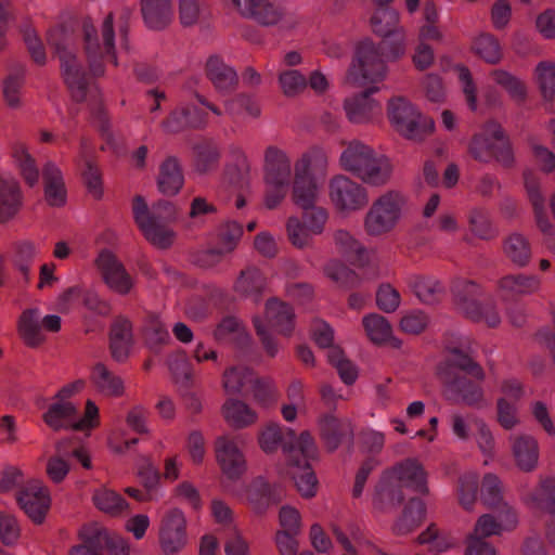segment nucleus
<instances>
[{"mask_svg": "<svg viewBox=\"0 0 555 555\" xmlns=\"http://www.w3.org/2000/svg\"><path fill=\"white\" fill-rule=\"evenodd\" d=\"M133 335L132 325L125 318H117L109 331V350L113 359L117 362H124L132 348Z\"/></svg>", "mask_w": 555, "mask_h": 555, "instance_id": "30", "label": "nucleus"}, {"mask_svg": "<svg viewBox=\"0 0 555 555\" xmlns=\"http://www.w3.org/2000/svg\"><path fill=\"white\" fill-rule=\"evenodd\" d=\"M512 453L517 466L524 472L535 468L539 460V444L534 437L527 434L511 435Z\"/></svg>", "mask_w": 555, "mask_h": 555, "instance_id": "29", "label": "nucleus"}, {"mask_svg": "<svg viewBox=\"0 0 555 555\" xmlns=\"http://www.w3.org/2000/svg\"><path fill=\"white\" fill-rule=\"evenodd\" d=\"M67 440H61L56 443L57 455L51 456L47 463V474L55 482H61L69 472V464L64 456L69 455L66 449Z\"/></svg>", "mask_w": 555, "mask_h": 555, "instance_id": "57", "label": "nucleus"}, {"mask_svg": "<svg viewBox=\"0 0 555 555\" xmlns=\"http://www.w3.org/2000/svg\"><path fill=\"white\" fill-rule=\"evenodd\" d=\"M366 335L375 344L386 343L392 334L389 322L379 314L372 313L363 319Z\"/></svg>", "mask_w": 555, "mask_h": 555, "instance_id": "58", "label": "nucleus"}, {"mask_svg": "<svg viewBox=\"0 0 555 555\" xmlns=\"http://www.w3.org/2000/svg\"><path fill=\"white\" fill-rule=\"evenodd\" d=\"M516 524V512L508 505L499 511L498 519L490 514L482 515L475 526L474 533L467 539L465 555H495L493 546L483 539L500 534L503 530H511Z\"/></svg>", "mask_w": 555, "mask_h": 555, "instance_id": "13", "label": "nucleus"}, {"mask_svg": "<svg viewBox=\"0 0 555 555\" xmlns=\"http://www.w3.org/2000/svg\"><path fill=\"white\" fill-rule=\"evenodd\" d=\"M403 196L395 191L380 195L373 202L364 218V230L370 236L390 232L401 217Z\"/></svg>", "mask_w": 555, "mask_h": 555, "instance_id": "14", "label": "nucleus"}, {"mask_svg": "<svg viewBox=\"0 0 555 555\" xmlns=\"http://www.w3.org/2000/svg\"><path fill=\"white\" fill-rule=\"evenodd\" d=\"M37 253V246L33 242L23 241L15 244L13 262L25 282L30 281L31 264Z\"/></svg>", "mask_w": 555, "mask_h": 555, "instance_id": "54", "label": "nucleus"}, {"mask_svg": "<svg viewBox=\"0 0 555 555\" xmlns=\"http://www.w3.org/2000/svg\"><path fill=\"white\" fill-rule=\"evenodd\" d=\"M469 155L480 163L495 159L501 166L509 168L514 164V154L503 129L491 122L481 133L473 137L468 145Z\"/></svg>", "mask_w": 555, "mask_h": 555, "instance_id": "10", "label": "nucleus"}, {"mask_svg": "<svg viewBox=\"0 0 555 555\" xmlns=\"http://www.w3.org/2000/svg\"><path fill=\"white\" fill-rule=\"evenodd\" d=\"M425 516V504L418 498H412L404 506L402 514L396 520L392 530L398 535H404L414 530Z\"/></svg>", "mask_w": 555, "mask_h": 555, "instance_id": "45", "label": "nucleus"}, {"mask_svg": "<svg viewBox=\"0 0 555 555\" xmlns=\"http://www.w3.org/2000/svg\"><path fill=\"white\" fill-rule=\"evenodd\" d=\"M335 243L346 259L353 266L364 268L371 264V254L349 232L338 230L335 233Z\"/></svg>", "mask_w": 555, "mask_h": 555, "instance_id": "34", "label": "nucleus"}, {"mask_svg": "<svg viewBox=\"0 0 555 555\" xmlns=\"http://www.w3.org/2000/svg\"><path fill=\"white\" fill-rule=\"evenodd\" d=\"M402 488L395 480V477L385 472L375 487L374 505L379 509L393 507L403 501Z\"/></svg>", "mask_w": 555, "mask_h": 555, "instance_id": "36", "label": "nucleus"}, {"mask_svg": "<svg viewBox=\"0 0 555 555\" xmlns=\"http://www.w3.org/2000/svg\"><path fill=\"white\" fill-rule=\"evenodd\" d=\"M134 220L152 244L166 248L172 242L173 233L168 223L176 219L177 211L169 201H159L149 209L141 196H135L132 203Z\"/></svg>", "mask_w": 555, "mask_h": 555, "instance_id": "6", "label": "nucleus"}, {"mask_svg": "<svg viewBox=\"0 0 555 555\" xmlns=\"http://www.w3.org/2000/svg\"><path fill=\"white\" fill-rule=\"evenodd\" d=\"M279 82L283 93L286 96H294L302 92L308 80L305 75L299 73L297 69L282 70L279 75Z\"/></svg>", "mask_w": 555, "mask_h": 555, "instance_id": "62", "label": "nucleus"}, {"mask_svg": "<svg viewBox=\"0 0 555 555\" xmlns=\"http://www.w3.org/2000/svg\"><path fill=\"white\" fill-rule=\"evenodd\" d=\"M330 197L335 208L346 214L360 210L369 203L366 189L341 175L331 180Z\"/></svg>", "mask_w": 555, "mask_h": 555, "instance_id": "17", "label": "nucleus"}, {"mask_svg": "<svg viewBox=\"0 0 555 555\" xmlns=\"http://www.w3.org/2000/svg\"><path fill=\"white\" fill-rule=\"evenodd\" d=\"M535 73L543 98L553 100L555 98V63L541 62Z\"/></svg>", "mask_w": 555, "mask_h": 555, "instance_id": "64", "label": "nucleus"}, {"mask_svg": "<svg viewBox=\"0 0 555 555\" xmlns=\"http://www.w3.org/2000/svg\"><path fill=\"white\" fill-rule=\"evenodd\" d=\"M21 205L20 186L16 180L0 176V221L12 218Z\"/></svg>", "mask_w": 555, "mask_h": 555, "instance_id": "43", "label": "nucleus"}, {"mask_svg": "<svg viewBox=\"0 0 555 555\" xmlns=\"http://www.w3.org/2000/svg\"><path fill=\"white\" fill-rule=\"evenodd\" d=\"M223 414L228 423L236 428H243L256 421V413L243 401L229 399L223 405Z\"/></svg>", "mask_w": 555, "mask_h": 555, "instance_id": "51", "label": "nucleus"}, {"mask_svg": "<svg viewBox=\"0 0 555 555\" xmlns=\"http://www.w3.org/2000/svg\"><path fill=\"white\" fill-rule=\"evenodd\" d=\"M90 379L96 390L102 395L119 397L124 393L125 386L121 377L116 375L103 363H96L92 367Z\"/></svg>", "mask_w": 555, "mask_h": 555, "instance_id": "40", "label": "nucleus"}, {"mask_svg": "<svg viewBox=\"0 0 555 555\" xmlns=\"http://www.w3.org/2000/svg\"><path fill=\"white\" fill-rule=\"evenodd\" d=\"M401 488H408L418 493H427L426 473L415 459H406L388 470Z\"/></svg>", "mask_w": 555, "mask_h": 555, "instance_id": "27", "label": "nucleus"}, {"mask_svg": "<svg viewBox=\"0 0 555 555\" xmlns=\"http://www.w3.org/2000/svg\"><path fill=\"white\" fill-rule=\"evenodd\" d=\"M17 502L34 521L41 522L50 506L48 488L39 480H30L18 492Z\"/></svg>", "mask_w": 555, "mask_h": 555, "instance_id": "21", "label": "nucleus"}, {"mask_svg": "<svg viewBox=\"0 0 555 555\" xmlns=\"http://www.w3.org/2000/svg\"><path fill=\"white\" fill-rule=\"evenodd\" d=\"M398 13L391 8H376L372 17L373 31L384 39L374 44L370 39L361 41L349 69V79L359 86L377 83L387 73L386 63L403 54L404 48L396 34Z\"/></svg>", "mask_w": 555, "mask_h": 555, "instance_id": "1", "label": "nucleus"}, {"mask_svg": "<svg viewBox=\"0 0 555 555\" xmlns=\"http://www.w3.org/2000/svg\"><path fill=\"white\" fill-rule=\"evenodd\" d=\"M82 35L89 70L93 77L104 75L105 63L118 66V53L129 50L128 26L126 23L119 25L117 38L112 13L104 18L100 34L91 22L85 21Z\"/></svg>", "mask_w": 555, "mask_h": 555, "instance_id": "4", "label": "nucleus"}, {"mask_svg": "<svg viewBox=\"0 0 555 555\" xmlns=\"http://www.w3.org/2000/svg\"><path fill=\"white\" fill-rule=\"evenodd\" d=\"M194 168L198 173H207L217 168L220 153L211 139H202L193 145Z\"/></svg>", "mask_w": 555, "mask_h": 555, "instance_id": "46", "label": "nucleus"}, {"mask_svg": "<svg viewBox=\"0 0 555 555\" xmlns=\"http://www.w3.org/2000/svg\"><path fill=\"white\" fill-rule=\"evenodd\" d=\"M143 332L150 348H158L170 340V334L156 313H147L144 319Z\"/></svg>", "mask_w": 555, "mask_h": 555, "instance_id": "53", "label": "nucleus"}, {"mask_svg": "<svg viewBox=\"0 0 555 555\" xmlns=\"http://www.w3.org/2000/svg\"><path fill=\"white\" fill-rule=\"evenodd\" d=\"M284 491L280 485L270 483L263 477H257L248 490V501L255 513L262 515L267 509L281 502Z\"/></svg>", "mask_w": 555, "mask_h": 555, "instance_id": "26", "label": "nucleus"}, {"mask_svg": "<svg viewBox=\"0 0 555 555\" xmlns=\"http://www.w3.org/2000/svg\"><path fill=\"white\" fill-rule=\"evenodd\" d=\"M186 519L179 508H171L162 518L159 544L165 554H176L186 544Z\"/></svg>", "mask_w": 555, "mask_h": 555, "instance_id": "18", "label": "nucleus"}, {"mask_svg": "<svg viewBox=\"0 0 555 555\" xmlns=\"http://www.w3.org/2000/svg\"><path fill=\"white\" fill-rule=\"evenodd\" d=\"M141 11L149 28L163 29L172 17L171 0H141Z\"/></svg>", "mask_w": 555, "mask_h": 555, "instance_id": "41", "label": "nucleus"}, {"mask_svg": "<svg viewBox=\"0 0 555 555\" xmlns=\"http://www.w3.org/2000/svg\"><path fill=\"white\" fill-rule=\"evenodd\" d=\"M216 456L222 473L232 480L238 479L246 469V460L238 439L222 436L216 441Z\"/></svg>", "mask_w": 555, "mask_h": 555, "instance_id": "20", "label": "nucleus"}, {"mask_svg": "<svg viewBox=\"0 0 555 555\" xmlns=\"http://www.w3.org/2000/svg\"><path fill=\"white\" fill-rule=\"evenodd\" d=\"M215 338L219 341L236 340L238 347L244 352L250 341L249 336L241 326L240 321L234 317H227L222 319L215 331Z\"/></svg>", "mask_w": 555, "mask_h": 555, "instance_id": "50", "label": "nucleus"}, {"mask_svg": "<svg viewBox=\"0 0 555 555\" xmlns=\"http://www.w3.org/2000/svg\"><path fill=\"white\" fill-rule=\"evenodd\" d=\"M255 374L247 367H231L223 374V387L229 393L248 391Z\"/></svg>", "mask_w": 555, "mask_h": 555, "instance_id": "55", "label": "nucleus"}, {"mask_svg": "<svg viewBox=\"0 0 555 555\" xmlns=\"http://www.w3.org/2000/svg\"><path fill=\"white\" fill-rule=\"evenodd\" d=\"M266 276L256 267L243 270L235 282L236 293L257 301L266 287Z\"/></svg>", "mask_w": 555, "mask_h": 555, "instance_id": "47", "label": "nucleus"}, {"mask_svg": "<svg viewBox=\"0 0 555 555\" xmlns=\"http://www.w3.org/2000/svg\"><path fill=\"white\" fill-rule=\"evenodd\" d=\"M206 74L215 89L222 94L232 92L238 82L236 72L218 55L207 60Z\"/></svg>", "mask_w": 555, "mask_h": 555, "instance_id": "32", "label": "nucleus"}, {"mask_svg": "<svg viewBox=\"0 0 555 555\" xmlns=\"http://www.w3.org/2000/svg\"><path fill=\"white\" fill-rule=\"evenodd\" d=\"M24 82L25 67L23 65L11 66L2 83L3 98L8 106L16 108L21 105Z\"/></svg>", "mask_w": 555, "mask_h": 555, "instance_id": "48", "label": "nucleus"}, {"mask_svg": "<svg viewBox=\"0 0 555 555\" xmlns=\"http://www.w3.org/2000/svg\"><path fill=\"white\" fill-rule=\"evenodd\" d=\"M321 436L328 450H336L345 440H351L353 430L351 423L344 418H337L333 415H325L320 421Z\"/></svg>", "mask_w": 555, "mask_h": 555, "instance_id": "33", "label": "nucleus"}, {"mask_svg": "<svg viewBox=\"0 0 555 555\" xmlns=\"http://www.w3.org/2000/svg\"><path fill=\"white\" fill-rule=\"evenodd\" d=\"M44 192L47 201L52 206H61L65 203L66 191L60 168L52 162H47L43 171Z\"/></svg>", "mask_w": 555, "mask_h": 555, "instance_id": "42", "label": "nucleus"}, {"mask_svg": "<svg viewBox=\"0 0 555 555\" xmlns=\"http://www.w3.org/2000/svg\"><path fill=\"white\" fill-rule=\"evenodd\" d=\"M93 503L102 512L112 516H118L128 508L126 500L115 491L100 488L93 493Z\"/></svg>", "mask_w": 555, "mask_h": 555, "instance_id": "52", "label": "nucleus"}, {"mask_svg": "<svg viewBox=\"0 0 555 555\" xmlns=\"http://www.w3.org/2000/svg\"><path fill=\"white\" fill-rule=\"evenodd\" d=\"M456 310L474 322H485L490 327L500 324L501 318L491 298L473 281L456 279L451 286Z\"/></svg>", "mask_w": 555, "mask_h": 555, "instance_id": "8", "label": "nucleus"}, {"mask_svg": "<svg viewBox=\"0 0 555 555\" xmlns=\"http://www.w3.org/2000/svg\"><path fill=\"white\" fill-rule=\"evenodd\" d=\"M478 475L476 473H466L459 478V500L461 505L469 509L477 499Z\"/></svg>", "mask_w": 555, "mask_h": 555, "instance_id": "61", "label": "nucleus"}, {"mask_svg": "<svg viewBox=\"0 0 555 555\" xmlns=\"http://www.w3.org/2000/svg\"><path fill=\"white\" fill-rule=\"evenodd\" d=\"M470 231L481 240H490L494 236L489 214L481 208H474L468 217Z\"/></svg>", "mask_w": 555, "mask_h": 555, "instance_id": "63", "label": "nucleus"}, {"mask_svg": "<svg viewBox=\"0 0 555 555\" xmlns=\"http://www.w3.org/2000/svg\"><path fill=\"white\" fill-rule=\"evenodd\" d=\"M241 13L266 26L280 24L282 28H291L294 25L293 18L286 15L283 8L269 0H251Z\"/></svg>", "mask_w": 555, "mask_h": 555, "instance_id": "24", "label": "nucleus"}, {"mask_svg": "<svg viewBox=\"0 0 555 555\" xmlns=\"http://www.w3.org/2000/svg\"><path fill=\"white\" fill-rule=\"evenodd\" d=\"M243 235V227L236 221H225L218 229V244L225 253L231 254Z\"/></svg>", "mask_w": 555, "mask_h": 555, "instance_id": "60", "label": "nucleus"}, {"mask_svg": "<svg viewBox=\"0 0 555 555\" xmlns=\"http://www.w3.org/2000/svg\"><path fill=\"white\" fill-rule=\"evenodd\" d=\"M207 121L208 113L197 100V103H190L172 111L162 122V127L166 132L177 133L185 127L202 129L206 127Z\"/></svg>", "mask_w": 555, "mask_h": 555, "instance_id": "22", "label": "nucleus"}, {"mask_svg": "<svg viewBox=\"0 0 555 555\" xmlns=\"http://www.w3.org/2000/svg\"><path fill=\"white\" fill-rule=\"evenodd\" d=\"M81 544L72 548L69 555H105V528L98 524H90L80 530Z\"/></svg>", "mask_w": 555, "mask_h": 555, "instance_id": "38", "label": "nucleus"}, {"mask_svg": "<svg viewBox=\"0 0 555 555\" xmlns=\"http://www.w3.org/2000/svg\"><path fill=\"white\" fill-rule=\"evenodd\" d=\"M475 53L489 64H496L502 59V48L498 39L490 34H482L474 41Z\"/></svg>", "mask_w": 555, "mask_h": 555, "instance_id": "56", "label": "nucleus"}, {"mask_svg": "<svg viewBox=\"0 0 555 555\" xmlns=\"http://www.w3.org/2000/svg\"><path fill=\"white\" fill-rule=\"evenodd\" d=\"M96 266L104 282L115 292L127 294L132 287V279L122 263L109 250H102L96 258Z\"/></svg>", "mask_w": 555, "mask_h": 555, "instance_id": "23", "label": "nucleus"}, {"mask_svg": "<svg viewBox=\"0 0 555 555\" xmlns=\"http://www.w3.org/2000/svg\"><path fill=\"white\" fill-rule=\"evenodd\" d=\"M12 157L20 168L21 175L29 186H34L39 181V170L35 158L29 154L27 147L22 142L12 145Z\"/></svg>", "mask_w": 555, "mask_h": 555, "instance_id": "49", "label": "nucleus"}, {"mask_svg": "<svg viewBox=\"0 0 555 555\" xmlns=\"http://www.w3.org/2000/svg\"><path fill=\"white\" fill-rule=\"evenodd\" d=\"M317 197L318 184L311 172V159L304 155L295 164L293 199L304 210L301 222L314 235L323 231L327 220L326 210L315 206Z\"/></svg>", "mask_w": 555, "mask_h": 555, "instance_id": "5", "label": "nucleus"}, {"mask_svg": "<svg viewBox=\"0 0 555 555\" xmlns=\"http://www.w3.org/2000/svg\"><path fill=\"white\" fill-rule=\"evenodd\" d=\"M317 454L318 449L313 438L308 431H304L298 441V448L293 449L289 457L286 459L289 466L288 474L299 493L305 498H311L317 492V477L309 463L317 457Z\"/></svg>", "mask_w": 555, "mask_h": 555, "instance_id": "12", "label": "nucleus"}, {"mask_svg": "<svg viewBox=\"0 0 555 555\" xmlns=\"http://www.w3.org/2000/svg\"><path fill=\"white\" fill-rule=\"evenodd\" d=\"M377 90L376 87H371L345 101V111L351 122H366L380 112L379 103L372 99V94Z\"/></svg>", "mask_w": 555, "mask_h": 555, "instance_id": "28", "label": "nucleus"}, {"mask_svg": "<svg viewBox=\"0 0 555 555\" xmlns=\"http://www.w3.org/2000/svg\"><path fill=\"white\" fill-rule=\"evenodd\" d=\"M340 164L345 170L372 185L385 184L391 173L389 159L359 141L349 143L341 153Z\"/></svg>", "mask_w": 555, "mask_h": 555, "instance_id": "7", "label": "nucleus"}, {"mask_svg": "<svg viewBox=\"0 0 555 555\" xmlns=\"http://www.w3.org/2000/svg\"><path fill=\"white\" fill-rule=\"evenodd\" d=\"M264 321L266 323L259 317H255L254 325L264 350L270 357H274L278 352V343L267 327L285 336L291 335L295 324L294 310L286 302L271 298L266 304Z\"/></svg>", "mask_w": 555, "mask_h": 555, "instance_id": "11", "label": "nucleus"}, {"mask_svg": "<svg viewBox=\"0 0 555 555\" xmlns=\"http://www.w3.org/2000/svg\"><path fill=\"white\" fill-rule=\"evenodd\" d=\"M409 285L415 296L426 305L437 304L446 295V287L434 276H413Z\"/></svg>", "mask_w": 555, "mask_h": 555, "instance_id": "44", "label": "nucleus"}, {"mask_svg": "<svg viewBox=\"0 0 555 555\" xmlns=\"http://www.w3.org/2000/svg\"><path fill=\"white\" fill-rule=\"evenodd\" d=\"M438 374L451 391L474 408L483 405V390L480 382L485 378L482 367L474 360L472 350L463 344L450 349V356L439 365Z\"/></svg>", "mask_w": 555, "mask_h": 555, "instance_id": "3", "label": "nucleus"}, {"mask_svg": "<svg viewBox=\"0 0 555 555\" xmlns=\"http://www.w3.org/2000/svg\"><path fill=\"white\" fill-rule=\"evenodd\" d=\"M43 328L57 332L61 328V318L56 314L42 317L38 309L25 310L20 319V333L25 344L38 347L44 341Z\"/></svg>", "mask_w": 555, "mask_h": 555, "instance_id": "19", "label": "nucleus"}, {"mask_svg": "<svg viewBox=\"0 0 555 555\" xmlns=\"http://www.w3.org/2000/svg\"><path fill=\"white\" fill-rule=\"evenodd\" d=\"M504 256L516 267L528 266L532 256V246L528 237L519 232L508 234L503 241Z\"/></svg>", "mask_w": 555, "mask_h": 555, "instance_id": "37", "label": "nucleus"}, {"mask_svg": "<svg viewBox=\"0 0 555 555\" xmlns=\"http://www.w3.org/2000/svg\"><path fill=\"white\" fill-rule=\"evenodd\" d=\"M301 439V434H296L288 428H284L278 424H269L259 436V443L264 452H272L279 447H282L286 459L293 452V449L298 448V441Z\"/></svg>", "mask_w": 555, "mask_h": 555, "instance_id": "25", "label": "nucleus"}, {"mask_svg": "<svg viewBox=\"0 0 555 555\" xmlns=\"http://www.w3.org/2000/svg\"><path fill=\"white\" fill-rule=\"evenodd\" d=\"M98 415L99 409L90 400L86 404L83 416H80L78 409L72 402H54L43 414V421L53 430L66 428L85 430L95 426Z\"/></svg>", "mask_w": 555, "mask_h": 555, "instance_id": "16", "label": "nucleus"}, {"mask_svg": "<svg viewBox=\"0 0 555 555\" xmlns=\"http://www.w3.org/2000/svg\"><path fill=\"white\" fill-rule=\"evenodd\" d=\"M525 188L532 204L537 225L546 233L551 229V222L546 216L545 199L540 191V182L537 175L530 170L524 173Z\"/></svg>", "mask_w": 555, "mask_h": 555, "instance_id": "35", "label": "nucleus"}, {"mask_svg": "<svg viewBox=\"0 0 555 555\" xmlns=\"http://www.w3.org/2000/svg\"><path fill=\"white\" fill-rule=\"evenodd\" d=\"M184 184V175L180 160L176 156H167L159 165L157 188L160 193L173 196Z\"/></svg>", "mask_w": 555, "mask_h": 555, "instance_id": "31", "label": "nucleus"}, {"mask_svg": "<svg viewBox=\"0 0 555 555\" xmlns=\"http://www.w3.org/2000/svg\"><path fill=\"white\" fill-rule=\"evenodd\" d=\"M292 181V166L287 155L275 146H269L264 154V205L276 208L288 193Z\"/></svg>", "mask_w": 555, "mask_h": 555, "instance_id": "9", "label": "nucleus"}, {"mask_svg": "<svg viewBox=\"0 0 555 555\" xmlns=\"http://www.w3.org/2000/svg\"><path fill=\"white\" fill-rule=\"evenodd\" d=\"M388 116L396 130L410 140H422L434 129L433 119L422 115L404 98L389 102Z\"/></svg>", "mask_w": 555, "mask_h": 555, "instance_id": "15", "label": "nucleus"}, {"mask_svg": "<svg viewBox=\"0 0 555 555\" xmlns=\"http://www.w3.org/2000/svg\"><path fill=\"white\" fill-rule=\"evenodd\" d=\"M540 279L535 275L511 274L501 279L499 287L504 299L529 295L538 291Z\"/></svg>", "mask_w": 555, "mask_h": 555, "instance_id": "39", "label": "nucleus"}, {"mask_svg": "<svg viewBox=\"0 0 555 555\" xmlns=\"http://www.w3.org/2000/svg\"><path fill=\"white\" fill-rule=\"evenodd\" d=\"M480 493L481 500L489 507H494L499 511H502L503 506L507 505L503 502L501 482L499 478L493 474L485 475Z\"/></svg>", "mask_w": 555, "mask_h": 555, "instance_id": "59", "label": "nucleus"}, {"mask_svg": "<svg viewBox=\"0 0 555 555\" xmlns=\"http://www.w3.org/2000/svg\"><path fill=\"white\" fill-rule=\"evenodd\" d=\"M48 42L54 49L61 62L64 81L76 102L90 100V112L107 143L113 142L108 120L101 102L98 89L92 85L82 63L76 55L75 36L65 26H57L48 33Z\"/></svg>", "mask_w": 555, "mask_h": 555, "instance_id": "2", "label": "nucleus"}]
</instances>
